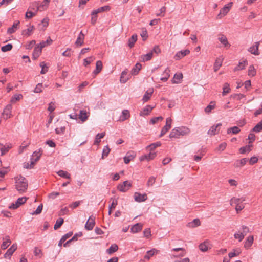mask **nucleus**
Returning <instances> with one entry per match:
<instances>
[{"label":"nucleus","mask_w":262,"mask_h":262,"mask_svg":"<svg viewBox=\"0 0 262 262\" xmlns=\"http://www.w3.org/2000/svg\"><path fill=\"white\" fill-rule=\"evenodd\" d=\"M190 130L189 128L185 126L178 127L173 128L169 135L170 138H179L189 134Z\"/></svg>","instance_id":"obj_1"},{"label":"nucleus","mask_w":262,"mask_h":262,"mask_svg":"<svg viewBox=\"0 0 262 262\" xmlns=\"http://www.w3.org/2000/svg\"><path fill=\"white\" fill-rule=\"evenodd\" d=\"M28 188V182L25 178L19 176L16 178V188L20 193L26 191Z\"/></svg>","instance_id":"obj_2"},{"label":"nucleus","mask_w":262,"mask_h":262,"mask_svg":"<svg viewBox=\"0 0 262 262\" xmlns=\"http://www.w3.org/2000/svg\"><path fill=\"white\" fill-rule=\"evenodd\" d=\"M27 198L26 196H23L19 198L15 203H12L9 208L11 209H15L18 208L20 205L24 204L27 200Z\"/></svg>","instance_id":"obj_3"},{"label":"nucleus","mask_w":262,"mask_h":262,"mask_svg":"<svg viewBox=\"0 0 262 262\" xmlns=\"http://www.w3.org/2000/svg\"><path fill=\"white\" fill-rule=\"evenodd\" d=\"M233 3L230 2L227 5H225L221 10L220 13L217 16V19H221L222 17L225 16L229 11L230 8L232 6Z\"/></svg>","instance_id":"obj_4"},{"label":"nucleus","mask_w":262,"mask_h":262,"mask_svg":"<svg viewBox=\"0 0 262 262\" xmlns=\"http://www.w3.org/2000/svg\"><path fill=\"white\" fill-rule=\"evenodd\" d=\"M131 185L130 182L128 181H125L123 182V183L119 184L117 188L120 191L125 192L129 189Z\"/></svg>","instance_id":"obj_5"},{"label":"nucleus","mask_w":262,"mask_h":262,"mask_svg":"<svg viewBox=\"0 0 262 262\" xmlns=\"http://www.w3.org/2000/svg\"><path fill=\"white\" fill-rule=\"evenodd\" d=\"M95 217L92 216L89 217L84 226L86 230H92L93 229L95 225Z\"/></svg>","instance_id":"obj_6"},{"label":"nucleus","mask_w":262,"mask_h":262,"mask_svg":"<svg viewBox=\"0 0 262 262\" xmlns=\"http://www.w3.org/2000/svg\"><path fill=\"white\" fill-rule=\"evenodd\" d=\"M172 122V119L168 117L166 118V125L162 128L160 134V136H162L165 135L166 132L171 128V124Z\"/></svg>","instance_id":"obj_7"},{"label":"nucleus","mask_w":262,"mask_h":262,"mask_svg":"<svg viewBox=\"0 0 262 262\" xmlns=\"http://www.w3.org/2000/svg\"><path fill=\"white\" fill-rule=\"evenodd\" d=\"M221 126V123H217L216 125H213L208 131V134L210 136H213L217 134Z\"/></svg>","instance_id":"obj_8"},{"label":"nucleus","mask_w":262,"mask_h":262,"mask_svg":"<svg viewBox=\"0 0 262 262\" xmlns=\"http://www.w3.org/2000/svg\"><path fill=\"white\" fill-rule=\"evenodd\" d=\"M156 156V154L154 150H151L149 154H144L140 157L141 161L146 160L147 161L153 159Z\"/></svg>","instance_id":"obj_9"},{"label":"nucleus","mask_w":262,"mask_h":262,"mask_svg":"<svg viewBox=\"0 0 262 262\" xmlns=\"http://www.w3.org/2000/svg\"><path fill=\"white\" fill-rule=\"evenodd\" d=\"M147 199L146 194H141L139 192H135L134 194V199L136 202H142L146 201Z\"/></svg>","instance_id":"obj_10"},{"label":"nucleus","mask_w":262,"mask_h":262,"mask_svg":"<svg viewBox=\"0 0 262 262\" xmlns=\"http://www.w3.org/2000/svg\"><path fill=\"white\" fill-rule=\"evenodd\" d=\"M259 42H255L253 46L249 48L248 51L253 55H258L259 54Z\"/></svg>","instance_id":"obj_11"},{"label":"nucleus","mask_w":262,"mask_h":262,"mask_svg":"<svg viewBox=\"0 0 262 262\" xmlns=\"http://www.w3.org/2000/svg\"><path fill=\"white\" fill-rule=\"evenodd\" d=\"M17 249V245L13 244L10 248H9L6 253L4 254L5 258H10L13 253Z\"/></svg>","instance_id":"obj_12"},{"label":"nucleus","mask_w":262,"mask_h":262,"mask_svg":"<svg viewBox=\"0 0 262 262\" xmlns=\"http://www.w3.org/2000/svg\"><path fill=\"white\" fill-rule=\"evenodd\" d=\"M190 51L189 50H182L178 53L175 55L174 58L176 60H179L181 58L184 57L185 56L188 55L189 54Z\"/></svg>","instance_id":"obj_13"},{"label":"nucleus","mask_w":262,"mask_h":262,"mask_svg":"<svg viewBox=\"0 0 262 262\" xmlns=\"http://www.w3.org/2000/svg\"><path fill=\"white\" fill-rule=\"evenodd\" d=\"M206 152V148H200L197 152V154L194 155V160L196 161H199Z\"/></svg>","instance_id":"obj_14"},{"label":"nucleus","mask_w":262,"mask_h":262,"mask_svg":"<svg viewBox=\"0 0 262 262\" xmlns=\"http://www.w3.org/2000/svg\"><path fill=\"white\" fill-rule=\"evenodd\" d=\"M155 107V106H152L150 105H146L142 111H141L140 113V116H146L148 115L152 111V110Z\"/></svg>","instance_id":"obj_15"},{"label":"nucleus","mask_w":262,"mask_h":262,"mask_svg":"<svg viewBox=\"0 0 262 262\" xmlns=\"http://www.w3.org/2000/svg\"><path fill=\"white\" fill-rule=\"evenodd\" d=\"M254 237L253 235L249 236L244 243V247L246 249H249L251 247L253 243Z\"/></svg>","instance_id":"obj_16"},{"label":"nucleus","mask_w":262,"mask_h":262,"mask_svg":"<svg viewBox=\"0 0 262 262\" xmlns=\"http://www.w3.org/2000/svg\"><path fill=\"white\" fill-rule=\"evenodd\" d=\"M135 154L132 151L127 152L126 156L124 157V162L125 164H128L130 161L133 160L135 157Z\"/></svg>","instance_id":"obj_17"},{"label":"nucleus","mask_w":262,"mask_h":262,"mask_svg":"<svg viewBox=\"0 0 262 262\" xmlns=\"http://www.w3.org/2000/svg\"><path fill=\"white\" fill-rule=\"evenodd\" d=\"M84 35L81 31L75 41V45L77 46H81L84 43Z\"/></svg>","instance_id":"obj_18"},{"label":"nucleus","mask_w":262,"mask_h":262,"mask_svg":"<svg viewBox=\"0 0 262 262\" xmlns=\"http://www.w3.org/2000/svg\"><path fill=\"white\" fill-rule=\"evenodd\" d=\"M110 7L108 6H105L103 7H101L96 10H94L91 13L92 15H97L98 13H100L103 11H106L109 10Z\"/></svg>","instance_id":"obj_19"},{"label":"nucleus","mask_w":262,"mask_h":262,"mask_svg":"<svg viewBox=\"0 0 262 262\" xmlns=\"http://www.w3.org/2000/svg\"><path fill=\"white\" fill-rule=\"evenodd\" d=\"M248 161V159L247 158H243L240 160H236L234 163V166L235 167H241L243 166L246 164V163Z\"/></svg>","instance_id":"obj_20"},{"label":"nucleus","mask_w":262,"mask_h":262,"mask_svg":"<svg viewBox=\"0 0 262 262\" xmlns=\"http://www.w3.org/2000/svg\"><path fill=\"white\" fill-rule=\"evenodd\" d=\"M19 24V21H17L15 22L11 27H10L8 29L7 33L9 34H11L14 33L18 28Z\"/></svg>","instance_id":"obj_21"},{"label":"nucleus","mask_w":262,"mask_h":262,"mask_svg":"<svg viewBox=\"0 0 262 262\" xmlns=\"http://www.w3.org/2000/svg\"><path fill=\"white\" fill-rule=\"evenodd\" d=\"M38 156L35 159V160H32V161H30V163H24L23 165V167L26 169H31L34 167L35 163L38 161Z\"/></svg>","instance_id":"obj_22"},{"label":"nucleus","mask_w":262,"mask_h":262,"mask_svg":"<svg viewBox=\"0 0 262 262\" xmlns=\"http://www.w3.org/2000/svg\"><path fill=\"white\" fill-rule=\"evenodd\" d=\"M158 250L153 248L150 250L147 251L146 254L144 256V258L149 260L151 257L153 256L155 254H157Z\"/></svg>","instance_id":"obj_23"},{"label":"nucleus","mask_w":262,"mask_h":262,"mask_svg":"<svg viewBox=\"0 0 262 262\" xmlns=\"http://www.w3.org/2000/svg\"><path fill=\"white\" fill-rule=\"evenodd\" d=\"M3 242L1 245V248L3 250H5L8 247L11 242L8 236H6L5 237L3 238Z\"/></svg>","instance_id":"obj_24"},{"label":"nucleus","mask_w":262,"mask_h":262,"mask_svg":"<svg viewBox=\"0 0 262 262\" xmlns=\"http://www.w3.org/2000/svg\"><path fill=\"white\" fill-rule=\"evenodd\" d=\"M142 227L143 225L141 223H137L131 228V232L134 233L138 232L142 230Z\"/></svg>","instance_id":"obj_25"},{"label":"nucleus","mask_w":262,"mask_h":262,"mask_svg":"<svg viewBox=\"0 0 262 262\" xmlns=\"http://www.w3.org/2000/svg\"><path fill=\"white\" fill-rule=\"evenodd\" d=\"M200 221L198 219H194L192 222L188 223L187 226L189 228H195L200 225Z\"/></svg>","instance_id":"obj_26"},{"label":"nucleus","mask_w":262,"mask_h":262,"mask_svg":"<svg viewBox=\"0 0 262 262\" xmlns=\"http://www.w3.org/2000/svg\"><path fill=\"white\" fill-rule=\"evenodd\" d=\"M102 62L100 60H98L96 63V69L94 71L93 73L95 75L100 72L102 69Z\"/></svg>","instance_id":"obj_27"},{"label":"nucleus","mask_w":262,"mask_h":262,"mask_svg":"<svg viewBox=\"0 0 262 262\" xmlns=\"http://www.w3.org/2000/svg\"><path fill=\"white\" fill-rule=\"evenodd\" d=\"M141 67L142 66L140 63H137L135 67L132 69L131 74L133 75H137L139 71L141 70Z\"/></svg>","instance_id":"obj_28"},{"label":"nucleus","mask_w":262,"mask_h":262,"mask_svg":"<svg viewBox=\"0 0 262 262\" xmlns=\"http://www.w3.org/2000/svg\"><path fill=\"white\" fill-rule=\"evenodd\" d=\"M41 51L40 48H39V46H36L33 51V58L35 60L39 56Z\"/></svg>","instance_id":"obj_29"},{"label":"nucleus","mask_w":262,"mask_h":262,"mask_svg":"<svg viewBox=\"0 0 262 262\" xmlns=\"http://www.w3.org/2000/svg\"><path fill=\"white\" fill-rule=\"evenodd\" d=\"M169 72L170 70L168 68H166L163 72L162 74L163 76L161 77L160 80L163 81H166L170 76Z\"/></svg>","instance_id":"obj_30"},{"label":"nucleus","mask_w":262,"mask_h":262,"mask_svg":"<svg viewBox=\"0 0 262 262\" xmlns=\"http://www.w3.org/2000/svg\"><path fill=\"white\" fill-rule=\"evenodd\" d=\"M152 51L149 52L146 54L143 55L141 56V60L143 62L150 60L152 57Z\"/></svg>","instance_id":"obj_31"},{"label":"nucleus","mask_w":262,"mask_h":262,"mask_svg":"<svg viewBox=\"0 0 262 262\" xmlns=\"http://www.w3.org/2000/svg\"><path fill=\"white\" fill-rule=\"evenodd\" d=\"M219 40L225 47L230 46L228 41L227 37L225 35H221V36L219 37Z\"/></svg>","instance_id":"obj_32"},{"label":"nucleus","mask_w":262,"mask_h":262,"mask_svg":"<svg viewBox=\"0 0 262 262\" xmlns=\"http://www.w3.org/2000/svg\"><path fill=\"white\" fill-rule=\"evenodd\" d=\"M79 118L82 121H85L88 119L87 112L85 110H80Z\"/></svg>","instance_id":"obj_33"},{"label":"nucleus","mask_w":262,"mask_h":262,"mask_svg":"<svg viewBox=\"0 0 262 262\" xmlns=\"http://www.w3.org/2000/svg\"><path fill=\"white\" fill-rule=\"evenodd\" d=\"M209 242L207 241L204 242L203 243H201L199 245V249L201 251L203 252H206L208 249V246H209Z\"/></svg>","instance_id":"obj_34"},{"label":"nucleus","mask_w":262,"mask_h":262,"mask_svg":"<svg viewBox=\"0 0 262 262\" xmlns=\"http://www.w3.org/2000/svg\"><path fill=\"white\" fill-rule=\"evenodd\" d=\"M248 62L246 60L240 61L238 65L234 69V71H238L240 70L244 69L246 65H247Z\"/></svg>","instance_id":"obj_35"},{"label":"nucleus","mask_w":262,"mask_h":262,"mask_svg":"<svg viewBox=\"0 0 262 262\" xmlns=\"http://www.w3.org/2000/svg\"><path fill=\"white\" fill-rule=\"evenodd\" d=\"M12 107L11 104H8L4 110V114L7 116V117H10Z\"/></svg>","instance_id":"obj_36"},{"label":"nucleus","mask_w":262,"mask_h":262,"mask_svg":"<svg viewBox=\"0 0 262 262\" xmlns=\"http://www.w3.org/2000/svg\"><path fill=\"white\" fill-rule=\"evenodd\" d=\"M118 249V247L116 244H112L110 247V248L108 249H107L106 252H107V253H108L109 254H111L113 253L114 252L117 251Z\"/></svg>","instance_id":"obj_37"},{"label":"nucleus","mask_w":262,"mask_h":262,"mask_svg":"<svg viewBox=\"0 0 262 262\" xmlns=\"http://www.w3.org/2000/svg\"><path fill=\"white\" fill-rule=\"evenodd\" d=\"M104 136H105L104 133H101L98 134L96 136L94 144L95 145H98L99 144V143L100 142L101 139L103 138Z\"/></svg>","instance_id":"obj_38"},{"label":"nucleus","mask_w":262,"mask_h":262,"mask_svg":"<svg viewBox=\"0 0 262 262\" xmlns=\"http://www.w3.org/2000/svg\"><path fill=\"white\" fill-rule=\"evenodd\" d=\"M72 234L73 233L72 232H69V233L63 235L60 240L58 243V246H61L62 245V244L64 243L68 238L70 237L72 235Z\"/></svg>","instance_id":"obj_39"},{"label":"nucleus","mask_w":262,"mask_h":262,"mask_svg":"<svg viewBox=\"0 0 262 262\" xmlns=\"http://www.w3.org/2000/svg\"><path fill=\"white\" fill-rule=\"evenodd\" d=\"M137 40V35L136 34H134L132 36L131 38H130L128 40V46L130 48L134 46L135 42Z\"/></svg>","instance_id":"obj_40"},{"label":"nucleus","mask_w":262,"mask_h":262,"mask_svg":"<svg viewBox=\"0 0 262 262\" xmlns=\"http://www.w3.org/2000/svg\"><path fill=\"white\" fill-rule=\"evenodd\" d=\"M130 117L129 112L127 110H124L122 112V116L121 117V120L124 121Z\"/></svg>","instance_id":"obj_41"},{"label":"nucleus","mask_w":262,"mask_h":262,"mask_svg":"<svg viewBox=\"0 0 262 262\" xmlns=\"http://www.w3.org/2000/svg\"><path fill=\"white\" fill-rule=\"evenodd\" d=\"M183 78V74L182 73H176L174 75L173 80L172 81L173 83H179L180 81Z\"/></svg>","instance_id":"obj_42"},{"label":"nucleus","mask_w":262,"mask_h":262,"mask_svg":"<svg viewBox=\"0 0 262 262\" xmlns=\"http://www.w3.org/2000/svg\"><path fill=\"white\" fill-rule=\"evenodd\" d=\"M127 72L126 71H123L120 77V82L121 83H125L129 79L128 77L127 76Z\"/></svg>","instance_id":"obj_43"},{"label":"nucleus","mask_w":262,"mask_h":262,"mask_svg":"<svg viewBox=\"0 0 262 262\" xmlns=\"http://www.w3.org/2000/svg\"><path fill=\"white\" fill-rule=\"evenodd\" d=\"M40 67H41V70L40 73L41 74H45L48 71L49 66L45 62H40L39 64Z\"/></svg>","instance_id":"obj_44"},{"label":"nucleus","mask_w":262,"mask_h":262,"mask_svg":"<svg viewBox=\"0 0 262 262\" xmlns=\"http://www.w3.org/2000/svg\"><path fill=\"white\" fill-rule=\"evenodd\" d=\"M239 230H241V234H243L244 237L250 232L249 227L245 225H242Z\"/></svg>","instance_id":"obj_45"},{"label":"nucleus","mask_w":262,"mask_h":262,"mask_svg":"<svg viewBox=\"0 0 262 262\" xmlns=\"http://www.w3.org/2000/svg\"><path fill=\"white\" fill-rule=\"evenodd\" d=\"M240 132V129L237 126H234L229 128L227 130V133L228 134L232 133L233 134H236Z\"/></svg>","instance_id":"obj_46"},{"label":"nucleus","mask_w":262,"mask_h":262,"mask_svg":"<svg viewBox=\"0 0 262 262\" xmlns=\"http://www.w3.org/2000/svg\"><path fill=\"white\" fill-rule=\"evenodd\" d=\"M222 61L220 59L217 58L216 59L215 63L214 64V67H213L214 72H216L220 69V68L222 66Z\"/></svg>","instance_id":"obj_47"},{"label":"nucleus","mask_w":262,"mask_h":262,"mask_svg":"<svg viewBox=\"0 0 262 262\" xmlns=\"http://www.w3.org/2000/svg\"><path fill=\"white\" fill-rule=\"evenodd\" d=\"M23 98V95L20 94L14 95L11 99L10 102L15 103L17 101L20 100Z\"/></svg>","instance_id":"obj_48"},{"label":"nucleus","mask_w":262,"mask_h":262,"mask_svg":"<svg viewBox=\"0 0 262 262\" xmlns=\"http://www.w3.org/2000/svg\"><path fill=\"white\" fill-rule=\"evenodd\" d=\"M243 201H244V199L232 198L230 200V204L231 205L240 204Z\"/></svg>","instance_id":"obj_49"},{"label":"nucleus","mask_w":262,"mask_h":262,"mask_svg":"<svg viewBox=\"0 0 262 262\" xmlns=\"http://www.w3.org/2000/svg\"><path fill=\"white\" fill-rule=\"evenodd\" d=\"M256 74V71L254 68L253 65H251L249 66L248 69V75L250 76L253 77Z\"/></svg>","instance_id":"obj_50"},{"label":"nucleus","mask_w":262,"mask_h":262,"mask_svg":"<svg viewBox=\"0 0 262 262\" xmlns=\"http://www.w3.org/2000/svg\"><path fill=\"white\" fill-rule=\"evenodd\" d=\"M57 174L61 177L70 179V174L67 171L60 170L57 172Z\"/></svg>","instance_id":"obj_51"},{"label":"nucleus","mask_w":262,"mask_h":262,"mask_svg":"<svg viewBox=\"0 0 262 262\" xmlns=\"http://www.w3.org/2000/svg\"><path fill=\"white\" fill-rule=\"evenodd\" d=\"M255 139V135L252 133H250L248 135V139L250 141L249 142V144L248 145H246L245 147H252V145L251 144V142H252V141H254Z\"/></svg>","instance_id":"obj_52"},{"label":"nucleus","mask_w":262,"mask_h":262,"mask_svg":"<svg viewBox=\"0 0 262 262\" xmlns=\"http://www.w3.org/2000/svg\"><path fill=\"white\" fill-rule=\"evenodd\" d=\"M262 130V120L258 122L252 129L253 132L256 133L260 132Z\"/></svg>","instance_id":"obj_53"},{"label":"nucleus","mask_w":262,"mask_h":262,"mask_svg":"<svg viewBox=\"0 0 262 262\" xmlns=\"http://www.w3.org/2000/svg\"><path fill=\"white\" fill-rule=\"evenodd\" d=\"M215 102H211L205 108V112L206 113H209L211 110L215 108Z\"/></svg>","instance_id":"obj_54"},{"label":"nucleus","mask_w":262,"mask_h":262,"mask_svg":"<svg viewBox=\"0 0 262 262\" xmlns=\"http://www.w3.org/2000/svg\"><path fill=\"white\" fill-rule=\"evenodd\" d=\"M42 153L40 151V149H39L38 151H35L33 154L32 155L30 158V161H32V160H35V159L37 157V156H38V161L40 159V157Z\"/></svg>","instance_id":"obj_55"},{"label":"nucleus","mask_w":262,"mask_h":262,"mask_svg":"<svg viewBox=\"0 0 262 262\" xmlns=\"http://www.w3.org/2000/svg\"><path fill=\"white\" fill-rule=\"evenodd\" d=\"M64 220L62 218L58 219L56 222L55 224L54 225V228L55 230H57L58 229L63 223Z\"/></svg>","instance_id":"obj_56"},{"label":"nucleus","mask_w":262,"mask_h":262,"mask_svg":"<svg viewBox=\"0 0 262 262\" xmlns=\"http://www.w3.org/2000/svg\"><path fill=\"white\" fill-rule=\"evenodd\" d=\"M223 91L222 92L223 95H225L229 93L230 91L229 84L228 83H225L223 86Z\"/></svg>","instance_id":"obj_57"},{"label":"nucleus","mask_w":262,"mask_h":262,"mask_svg":"<svg viewBox=\"0 0 262 262\" xmlns=\"http://www.w3.org/2000/svg\"><path fill=\"white\" fill-rule=\"evenodd\" d=\"M234 237L235 239L238 240L239 242H241L244 238V235L241 234V230H238L234 234Z\"/></svg>","instance_id":"obj_58"},{"label":"nucleus","mask_w":262,"mask_h":262,"mask_svg":"<svg viewBox=\"0 0 262 262\" xmlns=\"http://www.w3.org/2000/svg\"><path fill=\"white\" fill-rule=\"evenodd\" d=\"M12 45L8 43L4 46H3L1 48V50L3 52H6L10 51L12 49Z\"/></svg>","instance_id":"obj_59"},{"label":"nucleus","mask_w":262,"mask_h":262,"mask_svg":"<svg viewBox=\"0 0 262 262\" xmlns=\"http://www.w3.org/2000/svg\"><path fill=\"white\" fill-rule=\"evenodd\" d=\"M152 94V92H150V93H149L148 91H146L143 97V101L144 102H147L148 100L150 99Z\"/></svg>","instance_id":"obj_60"},{"label":"nucleus","mask_w":262,"mask_h":262,"mask_svg":"<svg viewBox=\"0 0 262 262\" xmlns=\"http://www.w3.org/2000/svg\"><path fill=\"white\" fill-rule=\"evenodd\" d=\"M241 253V251L240 249L234 250V252H230L228 254V256L230 258H232V257L238 255Z\"/></svg>","instance_id":"obj_61"},{"label":"nucleus","mask_w":262,"mask_h":262,"mask_svg":"<svg viewBox=\"0 0 262 262\" xmlns=\"http://www.w3.org/2000/svg\"><path fill=\"white\" fill-rule=\"evenodd\" d=\"M166 8L165 6L162 7L160 9V12L156 14L157 16L163 17L164 16L165 12L166 11Z\"/></svg>","instance_id":"obj_62"},{"label":"nucleus","mask_w":262,"mask_h":262,"mask_svg":"<svg viewBox=\"0 0 262 262\" xmlns=\"http://www.w3.org/2000/svg\"><path fill=\"white\" fill-rule=\"evenodd\" d=\"M42 83H38L34 89V93H40L42 92Z\"/></svg>","instance_id":"obj_63"},{"label":"nucleus","mask_w":262,"mask_h":262,"mask_svg":"<svg viewBox=\"0 0 262 262\" xmlns=\"http://www.w3.org/2000/svg\"><path fill=\"white\" fill-rule=\"evenodd\" d=\"M156 178L154 177H150L147 182V185L148 186H152L155 183Z\"/></svg>","instance_id":"obj_64"}]
</instances>
